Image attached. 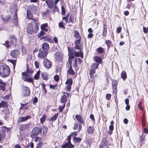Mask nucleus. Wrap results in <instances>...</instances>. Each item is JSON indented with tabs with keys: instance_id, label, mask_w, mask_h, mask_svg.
<instances>
[{
	"instance_id": "obj_1",
	"label": "nucleus",
	"mask_w": 148,
	"mask_h": 148,
	"mask_svg": "<svg viewBox=\"0 0 148 148\" xmlns=\"http://www.w3.org/2000/svg\"><path fill=\"white\" fill-rule=\"evenodd\" d=\"M37 22V20H34V22L32 21L28 24L27 29V31L28 33L31 34L37 32L38 29Z\"/></svg>"
},
{
	"instance_id": "obj_2",
	"label": "nucleus",
	"mask_w": 148,
	"mask_h": 148,
	"mask_svg": "<svg viewBox=\"0 0 148 148\" xmlns=\"http://www.w3.org/2000/svg\"><path fill=\"white\" fill-rule=\"evenodd\" d=\"M49 49V46L48 44L46 43H43L42 45V48H40L39 50L38 57L41 58H46L48 53V50Z\"/></svg>"
},
{
	"instance_id": "obj_3",
	"label": "nucleus",
	"mask_w": 148,
	"mask_h": 148,
	"mask_svg": "<svg viewBox=\"0 0 148 148\" xmlns=\"http://www.w3.org/2000/svg\"><path fill=\"white\" fill-rule=\"evenodd\" d=\"M10 69L9 67L5 64L1 65L0 67V75L5 78L8 76L10 74Z\"/></svg>"
},
{
	"instance_id": "obj_4",
	"label": "nucleus",
	"mask_w": 148,
	"mask_h": 148,
	"mask_svg": "<svg viewBox=\"0 0 148 148\" xmlns=\"http://www.w3.org/2000/svg\"><path fill=\"white\" fill-rule=\"evenodd\" d=\"M42 131V128L38 127H35L33 128L31 133V136L32 137L38 135L40 134Z\"/></svg>"
},
{
	"instance_id": "obj_5",
	"label": "nucleus",
	"mask_w": 148,
	"mask_h": 148,
	"mask_svg": "<svg viewBox=\"0 0 148 148\" xmlns=\"http://www.w3.org/2000/svg\"><path fill=\"white\" fill-rule=\"evenodd\" d=\"M43 63L44 66L47 69L51 68L52 66L51 62L47 58L44 59Z\"/></svg>"
},
{
	"instance_id": "obj_6",
	"label": "nucleus",
	"mask_w": 148,
	"mask_h": 148,
	"mask_svg": "<svg viewBox=\"0 0 148 148\" xmlns=\"http://www.w3.org/2000/svg\"><path fill=\"white\" fill-rule=\"evenodd\" d=\"M10 38L11 39L10 43H11L12 45L13 46H15L16 44V38L15 36L12 35L10 36Z\"/></svg>"
},
{
	"instance_id": "obj_7",
	"label": "nucleus",
	"mask_w": 148,
	"mask_h": 148,
	"mask_svg": "<svg viewBox=\"0 0 148 148\" xmlns=\"http://www.w3.org/2000/svg\"><path fill=\"white\" fill-rule=\"evenodd\" d=\"M31 118V116L29 115H27L24 117H20L18 119V123L23 122L30 119Z\"/></svg>"
},
{
	"instance_id": "obj_8",
	"label": "nucleus",
	"mask_w": 148,
	"mask_h": 148,
	"mask_svg": "<svg viewBox=\"0 0 148 148\" xmlns=\"http://www.w3.org/2000/svg\"><path fill=\"white\" fill-rule=\"evenodd\" d=\"M30 91L29 88L27 86H25V87H24V95L26 96H27L30 95Z\"/></svg>"
},
{
	"instance_id": "obj_9",
	"label": "nucleus",
	"mask_w": 148,
	"mask_h": 148,
	"mask_svg": "<svg viewBox=\"0 0 148 148\" xmlns=\"http://www.w3.org/2000/svg\"><path fill=\"white\" fill-rule=\"evenodd\" d=\"M75 118L81 124H84V119L80 115L77 114L75 116Z\"/></svg>"
},
{
	"instance_id": "obj_10",
	"label": "nucleus",
	"mask_w": 148,
	"mask_h": 148,
	"mask_svg": "<svg viewBox=\"0 0 148 148\" xmlns=\"http://www.w3.org/2000/svg\"><path fill=\"white\" fill-rule=\"evenodd\" d=\"M17 18V13L16 12H15L14 13V16L13 18L12 22L13 24L16 26H17L18 25Z\"/></svg>"
},
{
	"instance_id": "obj_11",
	"label": "nucleus",
	"mask_w": 148,
	"mask_h": 148,
	"mask_svg": "<svg viewBox=\"0 0 148 148\" xmlns=\"http://www.w3.org/2000/svg\"><path fill=\"white\" fill-rule=\"evenodd\" d=\"M44 39V40L48 41L50 43L53 42V40L51 39L49 36H43L40 38V40Z\"/></svg>"
},
{
	"instance_id": "obj_12",
	"label": "nucleus",
	"mask_w": 148,
	"mask_h": 148,
	"mask_svg": "<svg viewBox=\"0 0 148 148\" xmlns=\"http://www.w3.org/2000/svg\"><path fill=\"white\" fill-rule=\"evenodd\" d=\"M45 3L47 5L48 7L49 8H52L54 7V4L53 2L51 0H47Z\"/></svg>"
},
{
	"instance_id": "obj_13",
	"label": "nucleus",
	"mask_w": 148,
	"mask_h": 148,
	"mask_svg": "<svg viewBox=\"0 0 148 148\" xmlns=\"http://www.w3.org/2000/svg\"><path fill=\"white\" fill-rule=\"evenodd\" d=\"M23 80L25 82H28L33 83L34 79L32 77H21Z\"/></svg>"
},
{
	"instance_id": "obj_14",
	"label": "nucleus",
	"mask_w": 148,
	"mask_h": 148,
	"mask_svg": "<svg viewBox=\"0 0 148 148\" xmlns=\"http://www.w3.org/2000/svg\"><path fill=\"white\" fill-rule=\"evenodd\" d=\"M18 50H14L11 51L10 54L11 56L13 58H15L18 56Z\"/></svg>"
},
{
	"instance_id": "obj_15",
	"label": "nucleus",
	"mask_w": 148,
	"mask_h": 148,
	"mask_svg": "<svg viewBox=\"0 0 148 148\" xmlns=\"http://www.w3.org/2000/svg\"><path fill=\"white\" fill-rule=\"evenodd\" d=\"M67 97L66 96V95L64 94L63 95H62L61 97V99H60V101L61 102L63 103L64 104H65L67 101Z\"/></svg>"
},
{
	"instance_id": "obj_16",
	"label": "nucleus",
	"mask_w": 148,
	"mask_h": 148,
	"mask_svg": "<svg viewBox=\"0 0 148 148\" xmlns=\"http://www.w3.org/2000/svg\"><path fill=\"white\" fill-rule=\"evenodd\" d=\"M94 59L96 62V63H99V64L102 63V60L101 58L98 56H96L94 57Z\"/></svg>"
},
{
	"instance_id": "obj_17",
	"label": "nucleus",
	"mask_w": 148,
	"mask_h": 148,
	"mask_svg": "<svg viewBox=\"0 0 148 148\" xmlns=\"http://www.w3.org/2000/svg\"><path fill=\"white\" fill-rule=\"evenodd\" d=\"M27 18L29 19H31L32 21L35 20L33 18V15L31 12L29 10L27 11Z\"/></svg>"
},
{
	"instance_id": "obj_18",
	"label": "nucleus",
	"mask_w": 148,
	"mask_h": 148,
	"mask_svg": "<svg viewBox=\"0 0 148 148\" xmlns=\"http://www.w3.org/2000/svg\"><path fill=\"white\" fill-rule=\"evenodd\" d=\"M75 56L77 57L80 56L81 58H83V53L82 51V50L80 49L79 52H77L76 51H75L74 53Z\"/></svg>"
},
{
	"instance_id": "obj_19",
	"label": "nucleus",
	"mask_w": 148,
	"mask_h": 148,
	"mask_svg": "<svg viewBox=\"0 0 148 148\" xmlns=\"http://www.w3.org/2000/svg\"><path fill=\"white\" fill-rule=\"evenodd\" d=\"M11 16L10 15L5 16L2 15L1 16V18L3 21L5 22H6L11 18Z\"/></svg>"
},
{
	"instance_id": "obj_20",
	"label": "nucleus",
	"mask_w": 148,
	"mask_h": 148,
	"mask_svg": "<svg viewBox=\"0 0 148 148\" xmlns=\"http://www.w3.org/2000/svg\"><path fill=\"white\" fill-rule=\"evenodd\" d=\"M107 25L106 24H104L103 25V30L102 33L103 37H105L106 36L107 29Z\"/></svg>"
},
{
	"instance_id": "obj_21",
	"label": "nucleus",
	"mask_w": 148,
	"mask_h": 148,
	"mask_svg": "<svg viewBox=\"0 0 148 148\" xmlns=\"http://www.w3.org/2000/svg\"><path fill=\"white\" fill-rule=\"evenodd\" d=\"M29 128V126L28 124H23L20 126V129L23 130H27Z\"/></svg>"
},
{
	"instance_id": "obj_22",
	"label": "nucleus",
	"mask_w": 148,
	"mask_h": 148,
	"mask_svg": "<svg viewBox=\"0 0 148 148\" xmlns=\"http://www.w3.org/2000/svg\"><path fill=\"white\" fill-rule=\"evenodd\" d=\"M8 103L5 101H2L0 103V108L3 107L4 108L8 107Z\"/></svg>"
},
{
	"instance_id": "obj_23",
	"label": "nucleus",
	"mask_w": 148,
	"mask_h": 148,
	"mask_svg": "<svg viewBox=\"0 0 148 148\" xmlns=\"http://www.w3.org/2000/svg\"><path fill=\"white\" fill-rule=\"evenodd\" d=\"M58 114L56 113L53 116L51 117V118L49 119L48 120L49 121L51 122L53 121H55L58 117Z\"/></svg>"
},
{
	"instance_id": "obj_24",
	"label": "nucleus",
	"mask_w": 148,
	"mask_h": 148,
	"mask_svg": "<svg viewBox=\"0 0 148 148\" xmlns=\"http://www.w3.org/2000/svg\"><path fill=\"white\" fill-rule=\"evenodd\" d=\"M82 140V138L78 137H74L73 138V141L76 143H78L80 142Z\"/></svg>"
},
{
	"instance_id": "obj_25",
	"label": "nucleus",
	"mask_w": 148,
	"mask_h": 148,
	"mask_svg": "<svg viewBox=\"0 0 148 148\" xmlns=\"http://www.w3.org/2000/svg\"><path fill=\"white\" fill-rule=\"evenodd\" d=\"M121 76L122 79L124 80H125L127 77L126 72L125 71H122L121 73Z\"/></svg>"
},
{
	"instance_id": "obj_26",
	"label": "nucleus",
	"mask_w": 148,
	"mask_h": 148,
	"mask_svg": "<svg viewBox=\"0 0 148 148\" xmlns=\"http://www.w3.org/2000/svg\"><path fill=\"white\" fill-rule=\"evenodd\" d=\"M68 51L69 54V53H74L76 51L75 49L74 48H71V47H68Z\"/></svg>"
},
{
	"instance_id": "obj_27",
	"label": "nucleus",
	"mask_w": 148,
	"mask_h": 148,
	"mask_svg": "<svg viewBox=\"0 0 148 148\" xmlns=\"http://www.w3.org/2000/svg\"><path fill=\"white\" fill-rule=\"evenodd\" d=\"M94 128L91 126H90L87 129V132L88 134H92L94 133Z\"/></svg>"
},
{
	"instance_id": "obj_28",
	"label": "nucleus",
	"mask_w": 148,
	"mask_h": 148,
	"mask_svg": "<svg viewBox=\"0 0 148 148\" xmlns=\"http://www.w3.org/2000/svg\"><path fill=\"white\" fill-rule=\"evenodd\" d=\"M41 76L44 80H47L48 79V74L46 73H42Z\"/></svg>"
},
{
	"instance_id": "obj_29",
	"label": "nucleus",
	"mask_w": 148,
	"mask_h": 148,
	"mask_svg": "<svg viewBox=\"0 0 148 148\" xmlns=\"http://www.w3.org/2000/svg\"><path fill=\"white\" fill-rule=\"evenodd\" d=\"M95 70L91 68L90 70V77L91 78H92L93 76V74L95 73Z\"/></svg>"
},
{
	"instance_id": "obj_30",
	"label": "nucleus",
	"mask_w": 148,
	"mask_h": 148,
	"mask_svg": "<svg viewBox=\"0 0 148 148\" xmlns=\"http://www.w3.org/2000/svg\"><path fill=\"white\" fill-rule=\"evenodd\" d=\"M40 73V70L37 71L36 73L34 76V78L36 80H38L39 79V75Z\"/></svg>"
},
{
	"instance_id": "obj_31",
	"label": "nucleus",
	"mask_w": 148,
	"mask_h": 148,
	"mask_svg": "<svg viewBox=\"0 0 148 148\" xmlns=\"http://www.w3.org/2000/svg\"><path fill=\"white\" fill-rule=\"evenodd\" d=\"M47 116L45 115V114H43L42 116L40 119V122L41 123H43V122L45 121Z\"/></svg>"
},
{
	"instance_id": "obj_32",
	"label": "nucleus",
	"mask_w": 148,
	"mask_h": 148,
	"mask_svg": "<svg viewBox=\"0 0 148 148\" xmlns=\"http://www.w3.org/2000/svg\"><path fill=\"white\" fill-rule=\"evenodd\" d=\"M97 51L100 54H102L104 52L103 49V48L100 47L97 49Z\"/></svg>"
},
{
	"instance_id": "obj_33",
	"label": "nucleus",
	"mask_w": 148,
	"mask_h": 148,
	"mask_svg": "<svg viewBox=\"0 0 148 148\" xmlns=\"http://www.w3.org/2000/svg\"><path fill=\"white\" fill-rule=\"evenodd\" d=\"M73 83V81L72 79L71 78H69L67 79V81L66 82V84L68 85H72Z\"/></svg>"
},
{
	"instance_id": "obj_34",
	"label": "nucleus",
	"mask_w": 148,
	"mask_h": 148,
	"mask_svg": "<svg viewBox=\"0 0 148 148\" xmlns=\"http://www.w3.org/2000/svg\"><path fill=\"white\" fill-rule=\"evenodd\" d=\"M45 34V32L41 30L40 33H38L37 34V37L38 38H40L41 36L44 35Z\"/></svg>"
},
{
	"instance_id": "obj_35",
	"label": "nucleus",
	"mask_w": 148,
	"mask_h": 148,
	"mask_svg": "<svg viewBox=\"0 0 148 148\" xmlns=\"http://www.w3.org/2000/svg\"><path fill=\"white\" fill-rule=\"evenodd\" d=\"M112 42L110 40H106L105 42V44L107 45L108 49H109L110 47Z\"/></svg>"
},
{
	"instance_id": "obj_36",
	"label": "nucleus",
	"mask_w": 148,
	"mask_h": 148,
	"mask_svg": "<svg viewBox=\"0 0 148 148\" xmlns=\"http://www.w3.org/2000/svg\"><path fill=\"white\" fill-rule=\"evenodd\" d=\"M74 36L77 38H80L79 34V32H77L76 30H74Z\"/></svg>"
},
{
	"instance_id": "obj_37",
	"label": "nucleus",
	"mask_w": 148,
	"mask_h": 148,
	"mask_svg": "<svg viewBox=\"0 0 148 148\" xmlns=\"http://www.w3.org/2000/svg\"><path fill=\"white\" fill-rule=\"evenodd\" d=\"M2 112L5 115L8 114L9 111L8 107L5 108L4 109L2 110Z\"/></svg>"
},
{
	"instance_id": "obj_38",
	"label": "nucleus",
	"mask_w": 148,
	"mask_h": 148,
	"mask_svg": "<svg viewBox=\"0 0 148 148\" xmlns=\"http://www.w3.org/2000/svg\"><path fill=\"white\" fill-rule=\"evenodd\" d=\"M42 128L43 129V136H44L47 133V128L46 126H44L42 127Z\"/></svg>"
},
{
	"instance_id": "obj_39",
	"label": "nucleus",
	"mask_w": 148,
	"mask_h": 148,
	"mask_svg": "<svg viewBox=\"0 0 148 148\" xmlns=\"http://www.w3.org/2000/svg\"><path fill=\"white\" fill-rule=\"evenodd\" d=\"M69 12H68L65 17L63 18V20H64L66 23H67L68 22V18L69 16Z\"/></svg>"
},
{
	"instance_id": "obj_40",
	"label": "nucleus",
	"mask_w": 148,
	"mask_h": 148,
	"mask_svg": "<svg viewBox=\"0 0 148 148\" xmlns=\"http://www.w3.org/2000/svg\"><path fill=\"white\" fill-rule=\"evenodd\" d=\"M8 61L12 63L13 65L14 68L16 62V60L12 59H8Z\"/></svg>"
},
{
	"instance_id": "obj_41",
	"label": "nucleus",
	"mask_w": 148,
	"mask_h": 148,
	"mask_svg": "<svg viewBox=\"0 0 148 148\" xmlns=\"http://www.w3.org/2000/svg\"><path fill=\"white\" fill-rule=\"evenodd\" d=\"M99 64V63H95L92 64L91 68L95 70L96 69L98 68Z\"/></svg>"
},
{
	"instance_id": "obj_42",
	"label": "nucleus",
	"mask_w": 148,
	"mask_h": 148,
	"mask_svg": "<svg viewBox=\"0 0 148 148\" xmlns=\"http://www.w3.org/2000/svg\"><path fill=\"white\" fill-rule=\"evenodd\" d=\"M41 85L42 87L43 92H44V93H46L47 92V90L46 89L45 86H46V85L42 83L41 84Z\"/></svg>"
},
{
	"instance_id": "obj_43",
	"label": "nucleus",
	"mask_w": 148,
	"mask_h": 148,
	"mask_svg": "<svg viewBox=\"0 0 148 148\" xmlns=\"http://www.w3.org/2000/svg\"><path fill=\"white\" fill-rule=\"evenodd\" d=\"M0 134H1V136H2V137H3L4 138L5 137V132L3 127H2V129L0 130Z\"/></svg>"
},
{
	"instance_id": "obj_44",
	"label": "nucleus",
	"mask_w": 148,
	"mask_h": 148,
	"mask_svg": "<svg viewBox=\"0 0 148 148\" xmlns=\"http://www.w3.org/2000/svg\"><path fill=\"white\" fill-rule=\"evenodd\" d=\"M66 11L65 8L63 5L61 6V14L62 15H64L65 14Z\"/></svg>"
},
{
	"instance_id": "obj_45",
	"label": "nucleus",
	"mask_w": 148,
	"mask_h": 148,
	"mask_svg": "<svg viewBox=\"0 0 148 148\" xmlns=\"http://www.w3.org/2000/svg\"><path fill=\"white\" fill-rule=\"evenodd\" d=\"M144 138H145V136H141V138H140V145L141 146H142V145H143L145 142H144Z\"/></svg>"
},
{
	"instance_id": "obj_46",
	"label": "nucleus",
	"mask_w": 148,
	"mask_h": 148,
	"mask_svg": "<svg viewBox=\"0 0 148 148\" xmlns=\"http://www.w3.org/2000/svg\"><path fill=\"white\" fill-rule=\"evenodd\" d=\"M2 85H0V90L4 91L5 90L6 83L5 82V84Z\"/></svg>"
},
{
	"instance_id": "obj_47",
	"label": "nucleus",
	"mask_w": 148,
	"mask_h": 148,
	"mask_svg": "<svg viewBox=\"0 0 148 148\" xmlns=\"http://www.w3.org/2000/svg\"><path fill=\"white\" fill-rule=\"evenodd\" d=\"M22 77H28L29 76H30L29 74L27 72H22Z\"/></svg>"
},
{
	"instance_id": "obj_48",
	"label": "nucleus",
	"mask_w": 148,
	"mask_h": 148,
	"mask_svg": "<svg viewBox=\"0 0 148 148\" xmlns=\"http://www.w3.org/2000/svg\"><path fill=\"white\" fill-rule=\"evenodd\" d=\"M65 106V105L64 104L62 106H59V110L60 112H62Z\"/></svg>"
},
{
	"instance_id": "obj_49",
	"label": "nucleus",
	"mask_w": 148,
	"mask_h": 148,
	"mask_svg": "<svg viewBox=\"0 0 148 148\" xmlns=\"http://www.w3.org/2000/svg\"><path fill=\"white\" fill-rule=\"evenodd\" d=\"M67 72L69 74L73 75L75 73V72L73 69L68 70Z\"/></svg>"
},
{
	"instance_id": "obj_50",
	"label": "nucleus",
	"mask_w": 148,
	"mask_h": 148,
	"mask_svg": "<svg viewBox=\"0 0 148 148\" xmlns=\"http://www.w3.org/2000/svg\"><path fill=\"white\" fill-rule=\"evenodd\" d=\"M26 71L28 74H32L34 72V71L33 70H32L31 69H29L28 66L27 67V69Z\"/></svg>"
},
{
	"instance_id": "obj_51",
	"label": "nucleus",
	"mask_w": 148,
	"mask_h": 148,
	"mask_svg": "<svg viewBox=\"0 0 148 148\" xmlns=\"http://www.w3.org/2000/svg\"><path fill=\"white\" fill-rule=\"evenodd\" d=\"M118 82L115 80H113L112 82V86H117Z\"/></svg>"
},
{
	"instance_id": "obj_52",
	"label": "nucleus",
	"mask_w": 148,
	"mask_h": 148,
	"mask_svg": "<svg viewBox=\"0 0 148 148\" xmlns=\"http://www.w3.org/2000/svg\"><path fill=\"white\" fill-rule=\"evenodd\" d=\"M53 14H55V13L56 12H59V10L58 7H57L56 6H55L53 10Z\"/></svg>"
},
{
	"instance_id": "obj_53",
	"label": "nucleus",
	"mask_w": 148,
	"mask_h": 148,
	"mask_svg": "<svg viewBox=\"0 0 148 148\" xmlns=\"http://www.w3.org/2000/svg\"><path fill=\"white\" fill-rule=\"evenodd\" d=\"M59 26L60 28H62L64 29H65V27L63 25V23L62 22H60L59 23Z\"/></svg>"
},
{
	"instance_id": "obj_54",
	"label": "nucleus",
	"mask_w": 148,
	"mask_h": 148,
	"mask_svg": "<svg viewBox=\"0 0 148 148\" xmlns=\"http://www.w3.org/2000/svg\"><path fill=\"white\" fill-rule=\"evenodd\" d=\"M142 102L141 101H140L138 104V107L139 109L141 110H143V108L142 106Z\"/></svg>"
},
{
	"instance_id": "obj_55",
	"label": "nucleus",
	"mask_w": 148,
	"mask_h": 148,
	"mask_svg": "<svg viewBox=\"0 0 148 148\" xmlns=\"http://www.w3.org/2000/svg\"><path fill=\"white\" fill-rule=\"evenodd\" d=\"M81 45H75V46L74 47V49H77L78 50L80 49L82 50V49H81Z\"/></svg>"
},
{
	"instance_id": "obj_56",
	"label": "nucleus",
	"mask_w": 148,
	"mask_h": 148,
	"mask_svg": "<svg viewBox=\"0 0 148 148\" xmlns=\"http://www.w3.org/2000/svg\"><path fill=\"white\" fill-rule=\"evenodd\" d=\"M47 23H45L42 24L41 25V29H42L43 28H46L47 27Z\"/></svg>"
},
{
	"instance_id": "obj_57",
	"label": "nucleus",
	"mask_w": 148,
	"mask_h": 148,
	"mask_svg": "<svg viewBox=\"0 0 148 148\" xmlns=\"http://www.w3.org/2000/svg\"><path fill=\"white\" fill-rule=\"evenodd\" d=\"M77 58H75V60L74 64H73V66L75 68L77 67Z\"/></svg>"
},
{
	"instance_id": "obj_58",
	"label": "nucleus",
	"mask_w": 148,
	"mask_h": 148,
	"mask_svg": "<svg viewBox=\"0 0 148 148\" xmlns=\"http://www.w3.org/2000/svg\"><path fill=\"white\" fill-rule=\"evenodd\" d=\"M54 79L56 82H57L59 80V77L58 75H55L54 77Z\"/></svg>"
},
{
	"instance_id": "obj_59",
	"label": "nucleus",
	"mask_w": 148,
	"mask_h": 148,
	"mask_svg": "<svg viewBox=\"0 0 148 148\" xmlns=\"http://www.w3.org/2000/svg\"><path fill=\"white\" fill-rule=\"evenodd\" d=\"M112 87V89L113 92L114 94H116L117 93V86H114Z\"/></svg>"
},
{
	"instance_id": "obj_60",
	"label": "nucleus",
	"mask_w": 148,
	"mask_h": 148,
	"mask_svg": "<svg viewBox=\"0 0 148 148\" xmlns=\"http://www.w3.org/2000/svg\"><path fill=\"white\" fill-rule=\"evenodd\" d=\"M81 42L80 38L77 40L75 42V45H81L80 43Z\"/></svg>"
},
{
	"instance_id": "obj_61",
	"label": "nucleus",
	"mask_w": 148,
	"mask_h": 148,
	"mask_svg": "<svg viewBox=\"0 0 148 148\" xmlns=\"http://www.w3.org/2000/svg\"><path fill=\"white\" fill-rule=\"evenodd\" d=\"M69 58H71V59H73L74 58L75 56L74 55V53H69Z\"/></svg>"
},
{
	"instance_id": "obj_62",
	"label": "nucleus",
	"mask_w": 148,
	"mask_h": 148,
	"mask_svg": "<svg viewBox=\"0 0 148 148\" xmlns=\"http://www.w3.org/2000/svg\"><path fill=\"white\" fill-rule=\"evenodd\" d=\"M71 85H67L66 87V90L67 91H70L71 90Z\"/></svg>"
},
{
	"instance_id": "obj_63",
	"label": "nucleus",
	"mask_w": 148,
	"mask_h": 148,
	"mask_svg": "<svg viewBox=\"0 0 148 148\" xmlns=\"http://www.w3.org/2000/svg\"><path fill=\"white\" fill-rule=\"evenodd\" d=\"M106 99L108 100H110L111 97V95L109 94H107L106 95Z\"/></svg>"
},
{
	"instance_id": "obj_64",
	"label": "nucleus",
	"mask_w": 148,
	"mask_h": 148,
	"mask_svg": "<svg viewBox=\"0 0 148 148\" xmlns=\"http://www.w3.org/2000/svg\"><path fill=\"white\" fill-rule=\"evenodd\" d=\"M69 146L67 143H65L64 144L62 145V148H66L68 147Z\"/></svg>"
}]
</instances>
